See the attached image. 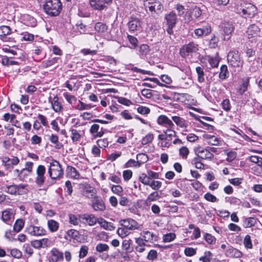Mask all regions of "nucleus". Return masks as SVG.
Wrapping results in <instances>:
<instances>
[{"label": "nucleus", "instance_id": "obj_1", "mask_svg": "<svg viewBox=\"0 0 262 262\" xmlns=\"http://www.w3.org/2000/svg\"><path fill=\"white\" fill-rule=\"evenodd\" d=\"M48 174L50 180H47L45 184L47 188L55 184L57 180L63 178V169L58 161L56 160H52L48 169Z\"/></svg>", "mask_w": 262, "mask_h": 262}, {"label": "nucleus", "instance_id": "obj_2", "mask_svg": "<svg viewBox=\"0 0 262 262\" xmlns=\"http://www.w3.org/2000/svg\"><path fill=\"white\" fill-rule=\"evenodd\" d=\"M38 3H43L45 12L51 16H58L62 10L60 0H37Z\"/></svg>", "mask_w": 262, "mask_h": 262}, {"label": "nucleus", "instance_id": "obj_3", "mask_svg": "<svg viewBox=\"0 0 262 262\" xmlns=\"http://www.w3.org/2000/svg\"><path fill=\"white\" fill-rule=\"evenodd\" d=\"M228 63L230 66L236 68L242 67L244 60L238 51H230L227 55Z\"/></svg>", "mask_w": 262, "mask_h": 262}, {"label": "nucleus", "instance_id": "obj_4", "mask_svg": "<svg viewBox=\"0 0 262 262\" xmlns=\"http://www.w3.org/2000/svg\"><path fill=\"white\" fill-rule=\"evenodd\" d=\"M199 50V45L191 41L188 43L184 45L180 49V54L183 58H186L189 56H192Z\"/></svg>", "mask_w": 262, "mask_h": 262}, {"label": "nucleus", "instance_id": "obj_5", "mask_svg": "<svg viewBox=\"0 0 262 262\" xmlns=\"http://www.w3.org/2000/svg\"><path fill=\"white\" fill-rule=\"evenodd\" d=\"M27 186V185L23 184L6 185L4 191L12 195H22L27 192V190L25 189Z\"/></svg>", "mask_w": 262, "mask_h": 262}, {"label": "nucleus", "instance_id": "obj_6", "mask_svg": "<svg viewBox=\"0 0 262 262\" xmlns=\"http://www.w3.org/2000/svg\"><path fill=\"white\" fill-rule=\"evenodd\" d=\"M247 37L252 42H256L257 37H262V31L258 26L255 24L250 25L247 31Z\"/></svg>", "mask_w": 262, "mask_h": 262}, {"label": "nucleus", "instance_id": "obj_7", "mask_svg": "<svg viewBox=\"0 0 262 262\" xmlns=\"http://www.w3.org/2000/svg\"><path fill=\"white\" fill-rule=\"evenodd\" d=\"M46 169L45 166L39 165L36 170V177L35 178V182L38 187L42 186L46 182L45 173Z\"/></svg>", "mask_w": 262, "mask_h": 262}, {"label": "nucleus", "instance_id": "obj_8", "mask_svg": "<svg viewBox=\"0 0 262 262\" xmlns=\"http://www.w3.org/2000/svg\"><path fill=\"white\" fill-rule=\"evenodd\" d=\"M26 232L28 234L35 236H42L46 234V230L43 227L32 225L26 228Z\"/></svg>", "mask_w": 262, "mask_h": 262}, {"label": "nucleus", "instance_id": "obj_9", "mask_svg": "<svg viewBox=\"0 0 262 262\" xmlns=\"http://www.w3.org/2000/svg\"><path fill=\"white\" fill-rule=\"evenodd\" d=\"M5 168L7 170H11L13 166L17 165L19 162V159L15 156H12L11 157H4L2 159Z\"/></svg>", "mask_w": 262, "mask_h": 262}, {"label": "nucleus", "instance_id": "obj_10", "mask_svg": "<svg viewBox=\"0 0 262 262\" xmlns=\"http://www.w3.org/2000/svg\"><path fill=\"white\" fill-rule=\"evenodd\" d=\"M49 102L51 103V108L56 113H59L63 111V106L59 97L56 95L53 98L50 97Z\"/></svg>", "mask_w": 262, "mask_h": 262}, {"label": "nucleus", "instance_id": "obj_11", "mask_svg": "<svg viewBox=\"0 0 262 262\" xmlns=\"http://www.w3.org/2000/svg\"><path fill=\"white\" fill-rule=\"evenodd\" d=\"M48 259L49 262L63 261L64 259L63 253L58 249L54 248L50 251V255Z\"/></svg>", "mask_w": 262, "mask_h": 262}, {"label": "nucleus", "instance_id": "obj_12", "mask_svg": "<svg viewBox=\"0 0 262 262\" xmlns=\"http://www.w3.org/2000/svg\"><path fill=\"white\" fill-rule=\"evenodd\" d=\"M127 27L130 32L139 31L141 29V21L137 17H131L127 23Z\"/></svg>", "mask_w": 262, "mask_h": 262}, {"label": "nucleus", "instance_id": "obj_13", "mask_svg": "<svg viewBox=\"0 0 262 262\" xmlns=\"http://www.w3.org/2000/svg\"><path fill=\"white\" fill-rule=\"evenodd\" d=\"M194 151L199 157L203 160H211L214 156L213 154L209 152L207 147H199L195 149Z\"/></svg>", "mask_w": 262, "mask_h": 262}, {"label": "nucleus", "instance_id": "obj_14", "mask_svg": "<svg viewBox=\"0 0 262 262\" xmlns=\"http://www.w3.org/2000/svg\"><path fill=\"white\" fill-rule=\"evenodd\" d=\"M157 122L159 125L164 126L167 128H174V125L171 120L165 115H160L157 119Z\"/></svg>", "mask_w": 262, "mask_h": 262}, {"label": "nucleus", "instance_id": "obj_15", "mask_svg": "<svg viewBox=\"0 0 262 262\" xmlns=\"http://www.w3.org/2000/svg\"><path fill=\"white\" fill-rule=\"evenodd\" d=\"M90 133L93 136V138H97L101 137L105 133V129L101 127L97 124H93L90 129Z\"/></svg>", "mask_w": 262, "mask_h": 262}, {"label": "nucleus", "instance_id": "obj_16", "mask_svg": "<svg viewBox=\"0 0 262 262\" xmlns=\"http://www.w3.org/2000/svg\"><path fill=\"white\" fill-rule=\"evenodd\" d=\"M82 222L85 225L90 226H94L97 222L98 219L92 214H81Z\"/></svg>", "mask_w": 262, "mask_h": 262}, {"label": "nucleus", "instance_id": "obj_17", "mask_svg": "<svg viewBox=\"0 0 262 262\" xmlns=\"http://www.w3.org/2000/svg\"><path fill=\"white\" fill-rule=\"evenodd\" d=\"M120 223L121 226L124 227L128 230H133L138 228L137 222L131 219L122 220L120 221Z\"/></svg>", "mask_w": 262, "mask_h": 262}, {"label": "nucleus", "instance_id": "obj_18", "mask_svg": "<svg viewBox=\"0 0 262 262\" xmlns=\"http://www.w3.org/2000/svg\"><path fill=\"white\" fill-rule=\"evenodd\" d=\"M92 206L95 211H102L105 209V205L103 201L97 196L92 200Z\"/></svg>", "mask_w": 262, "mask_h": 262}, {"label": "nucleus", "instance_id": "obj_19", "mask_svg": "<svg viewBox=\"0 0 262 262\" xmlns=\"http://www.w3.org/2000/svg\"><path fill=\"white\" fill-rule=\"evenodd\" d=\"M221 27L223 29L224 35L228 36L227 38L225 37L224 39H229L230 38L229 35L231 34L234 30L233 24L230 22H223L221 24Z\"/></svg>", "mask_w": 262, "mask_h": 262}, {"label": "nucleus", "instance_id": "obj_20", "mask_svg": "<svg viewBox=\"0 0 262 262\" xmlns=\"http://www.w3.org/2000/svg\"><path fill=\"white\" fill-rule=\"evenodd\" d=\"M163 10V6L162 3L158 0H156L153 6H150V13L152 16L155 17V14H161Z\"/></svg>", "mask_w": 262, "mask_h": 262}, {"label": "nucleus", "instance_id": "obj_21", "mask_svg": "<svg viewBox=\"0 0 262 262\" xmlns=\"http://www.w3.org/2000/svg\"><path fill=\"white\" fill-rule=\"evenodd\" d=\"M108 0H89L91 6L95 10H102L105 7Z\"/></svg>", "mask_w": 262, "mask_h": 262}, {"label": "nucleus", "instance_id": "obj_22", "mask_svg": "<svg viewBox=\"0 0 262 262\" xmlns=\"http://www.w3.org/2000/svg\"><path fill=\"white\" fill-rule=\"evenodd\" d=\"M164 18L166 20V24L168 26H175L178 21L177 15L173 11L166 14Z\"/></svg>", "mask_w": 262, "mask_h": 262}, {"label": "nucleus", "instance_id": "obj_23", "mask_svg": "<svg viewBox=\"0 0 262 262\" xmlns=\"http://www.w3.org/2000/svg\"><path fill=\"white\" fill-rule=\"evenodd\" d=\"M142 237L145 242L152 243L158 240V236L149 231H143L141 233Z\"/></svg>", "mask_w": 262, "mask_h": 262}, {"label": "nucleus", "instance_id": "obj_24", "mask_svg": "<svg viewBox=\"0 0 262 262\" xmlns=\"http://www.w3.org/2000/svg\"><path fill=\"white\" fill-rule=\"evenodd\" d=\"M225 254L227 256L230 257L239 258L242 256V253L239 250L230 246L228 247V249L226 250Z\"/></svg>", "mask_w": 262, "mask_h": 262}, {"label": "nucleus", "instance_id": "obj_25", "mask_svg": "<svg viewBox=\"0 0 262 262\" xmlns=\"http://www.w3.org/2000/svg\"><path fill=\"white\" fill-rule=\"evenodd\" d=\"M80 233L78 230L75 229H69L68 230L66 235H64V238L67 240L71 241V239L78 240L79 238Z\"/></svg>", "mask_w": 262, "mask_h": 262}, {"label": "nucleus", "instance_id": "obj_26", "mask_svg": "<svg viewBox=\"0 0 262 262\" xmlns=\"http://www.w3.org/2000/svg\"><path fill=\"white\" fill-rule=\"evenodd\" d=\"M81 214H69V223L74 226H77L79 223L82 222Z\"/></svg>", "mask_w": 262, "mask_h": 262}, {"label": "nucleus", "instance_id": "obj_27", "mask_svg": "<svg viewBox=\"0 0 262 262\" xmlns=\"http://www.w3.org/2000/svg\"><path fill=\"white\" fill-rule=\"evenodd\" d=\"M171 119L177 126L181 128H186L188 126L187 121L180 116H171Z\"/></svg>", "mask_w": 262, "mask_h": 262}, {"label": "nucleus", "instance_id": "obj_28", "mask_svg": "<svg viewBox=\"0 0 262 262\" xmlns=\"http://www.w3.org/2000/svg\"><path fill=\"white\" fill-rule=\"evenodd\" d=\"M242 11L243 15L251 17L256 13V9L254 5L249 4L247 7L243 8Z\"/></svg>", "mask_w": 262, "mask_h": 262}, {"label": "nucleus", "instance_id": "obj_29", "mask_svg": "<svg viewBox=\"0 0 262 262\" xmlns=\"http://www.w3.org/2000/svg\"><path fill=\"white\" fill-rule=\"evenodd\" d=\"M249 77H246L243 79L242 83L239 85L237 90V92L240 95H243L245 92L247 91L248 87L249 85Z\"/></svg>", "mask_w": 262, "mask_h": 262}, {"label": "nucleus", "instance_id": "obj_30", "mask_svg": "<svg viewBox=\"0 0 262 262\" xmlns=\"http://www.w3.org/2000/svg\"><path fill=\"white\" fill-rule=\"evenodd\" d=\"M67 174L72 178L77 179L79 177V172L76 170V169L72 166H68L67 168Z\"/></svg>", "mask_w": 262, "mask_h": 262}, {"label": "nucleus", "instance_id": "obj_31", "mask_svg": "<svg viewBox=\"0 0 262 262\" xmlns=\"http://www.w3.org/2000/svg\"><path fill=\"white\" fill-rule=\"evenodd\" d=\"M70 131L71 133V138L74 143H76L80 141L82 136L80 134V131H78L72 127L71 128Z\"/></svg>", "mask_w": 262, "mask_h": 262}, {"label": "nucleus", "instance_id": "obj_32", "mask_svg": "<svg viewBox=\"0 0 262 262\" xmlns=\"http://www.w3.org/2000/svg\"><path fill=\"white\" fill-rule=\"evenodd\" d=\"M83 195L88 198L94 199L97 196L96 190L92 187H85Z\"/></svg>", "mask_w": 262, "mask_h": 262}, {"label": "nucleus", "instance_id": "obj_33", "mask_svg": "<svg viewBox=\"0 0 262 262\" xmlns=\"http://www.w3.org/2000/svg\"><path fill=\"white\" fill-rule=\"evenodd\" d=\"M137 166L140 167L142 164L148 161L147 155L143 153H140L137 155L136 156Z\"/></svg>", "mask_w": 262, "mask_h": 262}, {"label": "nucleus", "instance_id": "obj_34", "mask_svg": "<svg viewBox=\"0 0 262 262\" xmlns=\"http://www.w3.org/2000/svg\"><path fill=\"white\" fill-rule=\"evenodd\" d=\"M229 76V73L226 65H222L220 68L219 78L222 80H225Z\"/></svg>", "mask_w": 262, "mask_h": 262}, {"label": "nucleus", "instance_id": "obj_35", "mask_svg": "<svg viewBox=\"0 0 262 262\" xmlns=\"http://www.w3.org/2000/svg\"><path fill=\"white\" fill-rule=\"evenodd\" d=\"M108 26L102 22H97L95 24V29L100 33H104L107 31Z\"/></svg>", "mask_w": 262, "mask_h": 262}, {"label": "nucleus", "instance_id": "obj_36", "mask_svg": "<svg viewBox=\"0 0 262 262\" xmlns=\"http://www.w3.org/2000/svg\"><path fill=\"white\" fill-rule=\"evenodd\" d=\"M48 226L49 230L52 232H54L58 229L59 224L53 220H50L48 221Z\"/></svg>", "mask_w": 262, "mask_h": 262}, {"label": "nucleus", "instance_id": "obj_37", "mask_svg": "<svg viewBox=\"0 0 262 262\" xmlns=\"http://www.w3.org/2000/svg\"><path fill=\"white\" fill-rule=\"evenodd\" d=\"M256 224V219L254 217L246 218L244 221L243 226L245 228H250Z\"/></svg>", "mask_w": 262, "mask_h": 262}, {"label": "nucleus", "instance_id": "obj_38", "mask_svg": "<svg viewBox=\"0 0 262 262\" xmlns=\"http://www.w3.org/2000/svg\"><path fill=\"white\" fill-rule=\"evenodd\" d=\"M59 59L58 57H54L48 60L43 61L41 63V66L43 68H47L57 63Z\"/></svg>", "mask_w": 262, "mask_h": 262}, {"label": "nucleus", "instance_id": "obj_39", "mask_svg": "<svg viewBox=\"0 0 262 262\" xmlns=\"http://www.w3.org/2000/svg\"><path fill=\"white\" fill-rule=\"evenodd\" d=\"M25 222L22 219H17L13 226V230L15 232H19L24 227Z\"/></svg>", "mask_w": 262, "mask_h": 262}, {"label": "nucleus", "instance_id": "obj_40", "mask_svg": "<svg viewBox=\"0 0 262 262\" xmlns=\"http://www.w3.org/2000/svg\"><path fill=\"white\" fill-rule=\"evenodd\" d=\"M195 70L198 75V81L201 83L204 82V72L203 68L201 67H197L195 68Z\"/></svg>", "mask_w": 262, "mask_h": 262}, {"label": "nucleus", "instance_id": "obj_41", "mask_svg": "<svg viewBox=\"0 0 262 262\" xmlns=\"http://www.w3.org/2000/svg\"><path fill=\"white\" fill-rule=\"evenodd\" d=\"M139 180L145 185H149L151 181V179L149 178L148 176L144 173L140 174L139 177Z\"/></svg>", "mask_w": 262, "mask_h": 262}, {"label": "nucleus", "instance_id": "obj_42", "mask_svg": "<svg viewBox=\"0 0 262 262\" xmlns=\"http://www.w3.org/2000/svg\"><path fill=\"white\" fill-rule=\"evenodd\" d=\"M117 232L118 235L121 238H124L127 236L130 233L127 229H126V228L123 226L119 227L118 229Z\"/></svg>", "mask_w": 262, "mask_h": 262}, {"label": "nucleus", "instance_id": "obj_43", "mask_svg": "<svg viewBox=\"0 0 262 262\" xmlns=\"http://www.w3.org/2000/svg\"><path fill=\"white\" fill-rule=\"evenodd\" d=\"M88 246L85 245H82L80 247V250L79 252V257L80 258H83L85 257L88 253Z\"/></svg>", "mask_w": 262, "mask_h": 262}, {"label": "nucleus", "instance_id": "obj_44", "mask_svg": "<svg viewBox=\"0 0 262 262\" xmlns=\"http://www.w3.org/2000/svg\"><path fill=\"white\" fill-rule=\"evenodd\" d=\"M111 190L114 193L119 196H121L123 192L122 187L119 185H113L111 187Z\"/></svg>", "mask_w": 262, "mask_h": 262}, {"label": "nucleus", "instance_id": "obj_45", "mask_svg": "<svg viewBox=\"0 0 262 262\" xmlns=\"http://www.w3.org/2000/svg\"><path fill=\"white\" fill-rule=\"evenodd\" d=\"M109 248L107 244L103 243H99L96 246V250L100 253L108 251Z\"/></svg>", "mask_w": 262, "mask_h": 262}, {"label": "nucleus", "instance_id": "obj_46", "mask_svg": "<svg viewBox=\"0 0 262 262\" xmlns=\"http://www.w3.org/2000/svg\"><path fill=\"white\" fill-rule=\"evenodd\" d=\"M199 29L202 31V34L204 36L208 35L211 32V27L209 24H206Z\"/></svg>", "mask_w": 262, "mask_h": 262}, {"label": "nucleus", "instance_id": "obj_47", "mask_svg": "<svg viewBox=\"0 0 262 262\" xmlns=\"http://www.w3.org/2000/svg\"><path fill=\"white\" fill-rule=\"evenodd\" d=\"M249 160L250 162L256 164L262 168V158L256 156H252L249 157Z\"/></svg>", "mask_w": 262, "mask_h": 262}, {"label": "nucleus", "instance_id": "obj_48", "mask_svg": "<svg viewBox=\"0 0 262 262\" xmlns=\"http://www.w3.org/2000/svg\"><path fill=\"white\" fill-rule=\"evenodd\" d=\"M11 32V29L7 26H2L0 27V36L6 37V35L9 34Z\"/></svg>", "mask_w": 262, "mask_h": 262}, {"label": "nucleus", "instance_id": "obj_49", "mask_svg": "<svg viewBox=\"0 0 262 262\" xmlns=\"http://www.w3.org/2000/svg\"><path fill=\"white\" fill-rule=\"evenodd\" d=\"M137 111L138 113L142 115H147L149 114L150 110L149 107L144 106H139Z\"/></svg>", "mask_w": 262, "mask_h": 262}, {"label": "nucleus", "instance_id": "obj_50", "mask_svg": "<svg viewBox=\"0 0 262 262\" xmlns=\"http://www.w3.org/2000/svg\"><path fill=\"white\" fill-rule=\"evenodd\" d=\"M176 236L173 233H169L163 235V241L165 243L170 242L174 239Z\"/></svg>", "mask_w": 262, "mask_h": 262}, {"label": "nucleus", "instance_id": "obj_51", "mask_svg": "<svg viewBox=\"0 0 262 262\" xmlns=\"http://www.w3.org/2000/svg\"><path fill=\"white\" fill-rule=\"evenodd\" d=\"M116 98L117 99V101L119 103L123 105L129 106L132 104V102L126 98L122 97H116Z\"/></svg>", "mask_w": 262, "mask_h": 262}, {"label": "nucleus", "instance_id": "obj_52", "mask_svg": "<svg viewBox=\"0 0 262 262\" xmlns=\"http://www.w3.org/2000/svg\"><path fill=\"white\" fill-rule=\"evenodd\" d=\"M12 213L10 210H6L2 212V220L4 222H6L10 219L12 216Z\"/></svg>", "mask_w": 262, "mask_h": 262}, {"label": "nucleus", "instance_id": "obj_53", "mask_svg": "<svg viewBox=\"0 0 262 262\" xmlns=\"http://www.w3.org/2000/svg\"><path fill=\"white\" fill-rule=\"evenodd\" d=\"M244 244L247 249H251L252 248V241L249 235L247 234L245 236L244 239Z\"/></svg>", "mask_w": 262, "mask_h": 262}, {"label": "nucleus", "instance_id": "obj_54", "mask_svg": "<svg viewBox=\"0 0 262 262\" xmlns=\"http://www.w3.org/2000/svg\"><path fill=\"white\" fill-rule=\"evenodd\" d=\"M212 253L210 251H206L204 253V255L200 258V260L202 262H210L211 258Z\"/></svg>", "mask_w": 262, "mask_h": 262}, {"label": "nucleus", "instance_id": "obj_55", "mask_svg": "<svg viewBox=\"0 0 262 262\" xmlns=\"http://www.w3.org/2000/svg\"><path fill=\"white\" fill-rule=\"evenodd\" d=\"M149 47L148 45L143 44L139 48V52L142 55H146L149 52Z\"/></svg>", "mask_w": 262, "mask_h": 262}, {"label": "nucleus", "instance_id": "obj_56", "mask_svg": "<svg viewBox=\"0 0 262 262\" xmlns=\"http://www.w3.org/2000/svg\"><path fill=\"white\" fill-rule=\"evenodd\" d=\"M132 243L130 239H124L122 243V249L125 250L127 252H130V246Z\"/></svg>", "mask_w": 262, "mask_h": 262}, {"label": "nucleus", "instance_id": "obj_57", "mask_svg": "<svg viewBox=\"0 0 262 262\" xmlns=\"http://www.w3.org/2000/svg\"><path fill=\"white\" fill-rule=\"evenodd\" d=\"M149 185L155 190H158L162 185V182L159 181H151Z\"/></svg>", "mask_w": 262, "mask_h": 262}, {"label": "nucleus", "instance_id": "obj_58", "mask_svg": "<svg viewBox=\"0 0 262 262\" xmlns=\"http://www.w3.org/2000/svg\"><path fill=\"white\" fill-rule=\"evenodd\" d=\"M219 42V39L215 36V35H213L211 37V38L209 41V47L211 48H215L217 46Z\"/></svg>", "mask_w": 262, "mask_h": 262}, {"label": "nucleus", "instance_id": "obj_59", "mask_svg": "<svg viewBox=\"0 0 262 262\" xmlns=\"http://www.w3.org/2000/svg\"><path fill=\"white\" fill-rule=\"evenodd\" d=\"M63 95L67 101L71 104L76 101V98L73 95H69L67 93H63Z\"/></svg>", "mask_w": 262, "mask_h": 262}, {"label": "nucleus", "instance_id": "obj_60", "mask_svg": "<svg viewBox=\"0 0 262 262\" xmlns=\"http://www.w3.org/2000/svg\"><path fill=\"white\" fill-rule=\"evenodd\" d=\"M202 14V11L200 8L195 6L192 10L191 15L195 18H198Z\"/></svg>", "mask_w": 262, "mask_h": 262}, {"label": "nucleus", "instance_id": "obj_61", "mask_svg": "<svg viewBox=\"0 0 262 262\" xmlns=\"http://www.w3.org/2000/svg\"><path fill=\"white\" fill-rule=\"evenodd\" d=\"M189 153V149L186 146H183L179 149V154L184 159H186Z\"/></svg>", "mask_w": 262, "mask_h": 262}, {"label": "nucleus", "instance_id": "obj_62", "mask_svg": "<svg viewBox=\"0 0 262 262\" xmlns=\"http://www.w3.org/2000/svg\"><path fill=\"white\" fill-rule=\"evenodd\" d=\"M127 38L128 39L129 42L132 45V48H135L137 47L138 41L136 37L128 35Z\"/></svg>", "mask_w": 262, "mask_h": 262}, {"label": "nucleus", "instance_id": "obj_63", "mask_svg": "<svg viewBox=\"0 0 262 262\" xmlns=\"http://www.w3.org/2000/svg\"><path fill=\"white\" fill-rule=\"evenodd\" d=\"M208 62L212 68L217 67L219 63V60L216 57H209Z\"/></svg>", "mask_w": 262, "mask_h": 262}, {"label": "nucleus", "instance_id": "obj_64", "mask_svg": "<svg viewBox=\"0 0 262 262\" xmlns=\"http://www.w3.org/2000/svg\"><path fill=\"white\" fill-rule=\"evenodd\" d=\"M154 139V136L152 134H148L142 140V144L146 145L151 142Z\"/></svg>", "mask_w": 262, "mask_h": 262}]
</instances>
